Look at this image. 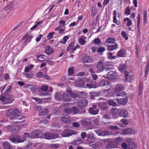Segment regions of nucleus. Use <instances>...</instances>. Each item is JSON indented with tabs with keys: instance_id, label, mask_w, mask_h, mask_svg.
I'll return each mask as SVG.
<instances>
[{
	"instance_id": "nucleus-51",
	"label": "nucleus",
	"mask_w": 149,
	"mask_h": 149,
	"mask_svg": "<svg viewBox=\"0 0 149 149\" xmlns=\"http://www.w3.org/2000/svg\"><path fill=\"white\" fill-rule=\"evenodd\" d=\"M137 132V129L136 127H132L131 128V135L135 134Z\"/></svg>"
},
{
	"instance_id": "nucleus-63",
	"label": "nucleus",
	"mask_w": 149,
	"mask_h": 149,
	"mask_svg": "<svg viewBox=\"0 0 149 149\" xmlns=\"http://www.w3.org/2000/svg\"><path fill=\"white\" fill-rule=\"evenodd\" d=\"M36 75L39 78H41L43 76V74L42 72H39L37 73Z\"/></svg>"
},
{
	"instance_id": "nucleus-57",
	"label": "nucleus",
	"mask_w": 149,
	"mask_h": 149,
	"mask_svg": "<svg viewBox=\"0 0 149 149\" xmlns=\"http://www.w3.org/2000/svg\"><path fill=\"white\" fill-rule=\"evenodd\" d=\"M48 88V86L47 85H44L41 88V90L43 91H47Z\"/></svg>"
},
{
	"instance_id": "nucleus-34",
	"label": "nucleus",
	"mask_w": 149,
	"mask_h": 149,
	"mask_svg": "<svg viewBox=\"0 0 149 149\" xmlns=\"http://www.w3.org/2000/svg\"><path fill=\"white\" fill-rule=\"evenodd\" d=\"M32 99L33 100H35L36 101L38 102L39 103H40L42 101H43L45 100H49V98H42V100H41L36 97H32Z\"/></svg>"
},
{
	"instance_id": "nucleus-29",
	"label": "nucleus",
	"mask_w": 149,
	"mask_h": 149,
	"mask_svg": "<svg viewBox=\"0 0 149 149\" xmlns=\"http://www.w3.org/2000/svg\"><path fill=\"white\" fill-rule=\"evenodd\" d=\"M88 111L91 114L93 115H95L98 113L99 110L98 109H94L91 108H90Z\"/></svg>"
},
{
	"instance_id": "nucleus-2",
	"label": "nucleus",
	"mask_w": 149,
	"mask_h": 149,
	"mask_svg": "<svg viewBox=\"0 0 149 149\" xmlns=\"http://www.w3.org/2000/svg\"><path fill=\"white\" fill-rule=\"evenodd\" d=\"M0 100L3 104H6L12 103L14 99L12 95H8L7 97L0 95Z\"/></svg>"
},
{
	"instance_id": "nucleus-9",
	"label": "nucleus",
	"mask_w": 149,
	"mask_h": 149,
	"mask_svg": "<svg viewBox=\"0 0 149 149\" xmlns=\"http://www.w3.org/2000/svg\"><path fill=\"white\" fill-rule=\"evenodd\" d=\"M42 132L40 130H35L31 133V136L33 139L41 138Z\"/></svg>"
},
{
	"instance_id": "nucleus-61",
	"label": "nucleus",
	"mask_w": 149,
	"mask_h": 149,
	"mask_svg": "<svg viewBox=\"0 0 149 149\" xmlns=\"http://www.w3.org/2000/svg\"><path fill=\"white\" fill-rule=\"evenodd\" d=\"M121 146L123 149H126L127 148V145L125 143H122Z\"/></svg>"
},
{
	"instance_id": "nucleus-41",
	"label": "nucleus",
	"mask_w": 149,
	"mask_h": 149,
	"mask_svg": "<svg viewBox=\"0 0 149 149\" xmlns=\"http://www.w3.org/2000/svg\"><path fill=\"white\" fill-rule=\"evenodd\" d=\"M45 56L44 55H41L38 56L37 57V58H38V60L40 61H43L45 59Z\"/></svg>"
},
{
	"instance_id": "nucleus-56",
	"label": "nucleus",
	"mask_w": 149,
	"mask_h": 149,
	"mask_svg": "<svg viewBox=\"0 0 149 149\" xmlns=\"http://www.w3.org/2000/svg\"><path fill=\"white\" fill-rule=\"evenodd\" d=\"M130 8L129 6L127 7L125 10V14L130 15Z\"/></svg>"
},
{
	"instance_id": "nucleus-17",
	"label": "nucleus",
	"mask_w": 149,
	"mask_h": 149,
	"mask_svg": "<svg viewBox=\"0 0 149 149\" xmlns=\"http://www.w3.org/2000/svg\"><path fill=\"white\" fill-rule=\"evenodd\" d=\"M116 100L118 103L123 105H125L127 103L128 99L127 97H126L118 99Z\"/></svg>"
},
{
	"instance_id": "nucleus-21",
	"label": "nucleus",
	"mask_w": 149,
	"mask_h": 149,
	"mask_svg": "<svg viewBox=\"0 0 149 149\" xmlns=\"http://www.w3.org/2000/svg\"><path fill=\"white\" fill-rule=\"evenodd\" d=\"M61 120L63 123H68L70 122V117L68 116H63L61 118Z\"/></svg>"
},
{
	"instance_id": "nucleus-50",
	"label": "nucleus",
	"mask_w": 149,
	"mask_h": 149,
	"mask_svg": "<svg viewBox=\"0 0 149 149\" xmlns=\"http://www.w3.org/2000/svg\"><path fill=\"white\" fill-rule=\"evenodd\" d=\"M50 148H53L55 149H57L59 147V145L58 144L55 143H52L50 145Z\"/></svg>"
},
{
	"instance_id": "nucleus-20",
	"label": "nucleus",
	"mask_w": 149,
	"mask_h": 149,
	"mask_svg": "<svg viewBox=\"0 0 149 149\" xmlns=\"http://www.w3.org/2000/svg\"><path fill=\"white\" fill-rule=\"evenodd\" d=\"M109 84V81L104 79L101 80L99 83V86H107Z\"/></svg>"
},
{
	"instance_id": "nucleus-3",
	"label": "nucleus",
	"mask_w": 149,
	"mask_h": 149,
	"mask_svg": "<svg viewBox=\"0 0 149 149\" xmlns=\"http://www.w3.org/2000/svg\"><path fill=\"white\" fill-rule=\"evenodd\" d=\"M8 130L10 132L16 133L20 130V127L17 125L12 124L7 126Z\"/></svg>"
},
{
	"instance_id": "nucleus-46",
	"label": "nucleus",
	"mask_w": 149,
	"mask_h": 149,
	"mask_svg": "<svg viewBox=\"0 0 149 149\" xmlns=\"http://www.w3.org/2000/svg\"><path fill=\"white\" fill-rule=\"evenodd\" d=\"M55 31H58L59 33H62L65 30V29H63L61 28V26H58L54 29Z\"/></svg>"
},
{
	"instance_id": "nucleus-35",
	"label": "nucleus",
	"mask_w": 149,
	"mask_h": 149,
	"mask_svg": "<svg viewBox=\"0 0 149 149\" xmlns=\"http://www.w3.org/2000/svg\"><path fill=\"white\" fill-rule=\"evenodd\" d=\"M33 67L34 65L32 64L27 66L25 68L24 72H28L30 70H31L33 68Z\"/></svg>"
},
{
	"instance_id": "nucleus-30",
	"label": "nucleus",
	"mask_w": 149,
	"mask_h": 149,
	"mask_svg": "<svg viewBox=\"0 0 149 149\" xmlns=\"http://www.w3.org/2000/svg\"><path fill=\"white\" fill-rule=\"evenodd\" d=\"M30 135L29 133L27 132L24 133L23 136V139H21V142H23L26 140L27 138H30Z\"/></svg>"
},
{
	"instance_id": "nucleus-8",
	"label": "nucleus",
	"mask_w": 149,
	"mask_h": 149,
	"mask_svg": "<svg viewBox=\"0 0 149 149\" xmlns=\"http://www.w3.org/2000/svg\"><path fill=\"white\" fill-rule=\"evenodd\" d=\"M87 101L85 99H81L77 102V106L80 108H83L87 106L88 104Z\"/></svg>"
},
{
	"instance_id": "nucleus-36",
	"label": "nucleus",
	"mask_w": 149,
	"mask_h": 149,
	"mask_svg": "<svg viewBox=\"0 0 149 149\" xmlns=\"http://www.w3.org/2000/svg\"><path fill=\"white\" fill-rule=\"evenodd\" d=\"M82 141V140L81 139H78L77 140L73 141L71 143L74 145H77L81 143Z\"/></svg>"
},
{
	"instance_id": "nucleus-22",
	"label": "nucleus",
	"mask_w": 149,
	"mask_h": 149,
	"mask_svg": "<svg viewBox=\"0 0 149 149\" xmlns=\"http://www.w3.org/2000/svg\"><path fill=\"white\" fill-rule=\"evenodd\" d=\"M100 92H90L91 98L94 99L95 97L99 96L101 94Z\"/></svg>"
},
{
	"instance_id": "nucleus-64",
	"label": "nucleus",
	"mask_w": 149,
	"mask_h": 149,
	"mask_svg": "<svg viewBox=\"0 0 149 149\" xmlns=\"http://www.w3.org/2000/svg\"><path fill=\"white\" fill-rule=\"evenodd\" d=\"M34 109L35 111H39L41 110V108L40 106H37L34 107Z\"/></svg>"
},
{
	"instance_id": "nucleus-16",
	"label": "nucleus",
	"mask_w": 149,
	"mask_h": 149,
	"mask_svg": "<svg viewBox=\"0 0 149 149\" xmlns=\"http://www.w3.org/2000/svg\"><path fill=\"white\" fill-rule=\"evenodd\" d=\"M2 146L4 149H13L12 146L7 141H3L2 143Z\"/></svg>"
},
{
	"instance_id": "nucleus-13",
	"label": "nucleus",
	"mask_w": 149,
	"mask_h": 149,
	"mask_svg": "<svg viewBox=\"0 0 149 149\" xmlns=\"http://www.w3.org/2000/svg\"><path fill=\"white\" fill-rule=\"evenodd\" d=\"M98 104L100 110H107L108 109L107 107V104L106 102H98Z\"/></svg>"
},
{
	"instance_id": "nucleus-59",
	"label": "nucleus",
	"mask_w": 149,
	"mask_h": 149,
	"mask_svg": "<svg viewBox=\"0 0 149 149\" xmlns=\"http://www.w3.org/2000/svg\"><path fill=\"white\" fill-rule=\"evenodd\" d=\"M79 42L81 45H83L86 42L82 38H80L79 40Z\"/></svg>"
},
{
	"instance_id": "nucleus-14",
	"label": "nucleus",
	"mask_w": 149,
	"mask_h": 149,
	"mask_svg": "<svg viewBox=\"0 0 149 149\" xmlns=\"http://www.w3.org/2000/svg\"><path fill=\"white\" fill-rule=\"evenodd\" d=\"M70 96L67 93L64 92L63 94L62 99L63 101H70L71 100Z\"/></svg>"
},
{
	"instance_id": "nucleus-44",
	"label": "nucleus",
	"mask_w": 149,
	"mask_h": 149,
	"mask_svg": "<svg viewBox=\"0 0 149 149\" xmlns=\"http://www.w3.org/2000/svg\"><path fill=\"white\" fill-rule=\"evenodd\" d=\"M112 133L110 132H109L107 131L104 130L102 132V136H109L112 135Z\"/></svg>"
},
{
	"instance_id": "nucleus-37",
	"label": "nucleus",
	"mask_w": 149,
	"mask_h": 149,
	"mask_svg": "<svg viewBox=\"0 0 149 149\" xmlns=\"http://www.w3.org/2000/svg\"><path fill=\"white\" fill-rule=\"evenodd\" d=\"M72 111L74 114H77L79 111V109L76 106H73L72 107Z\"/></svg>"
},
{
	"instance_id": "nucleus-7",
	"label": "nucleus",
	"mask_w": 149,
	"mask_h": 149,
	"mask_svg": "<svg viewBox=\"0 0 149 149\" xmlns=\"http://www.w3.org/2000/svg\"><path fill=\"white\" fill-rule=\"evenodd\" d=\"M118 76V74L115 71H110L107 72V77L109 79H116Z\"/></svg>"
},
{
	"instance_id": "nucleus-39",
	"label": "nucleus",
	"mask_w": 149,
	"mask_h": 149,
	"mask_svg": "<svg viewBox=\"0 0 149 149\" xmlns=\"http://www.w3.org/2000/svg\"><path fill=\"white\" fill-rule=\"evenodd\" d=\"M97 10L96 8L95 7H93L91 10V15L92 17H94L97 14Z\"/></svg>"
},
{
	"instance_id": "nucleus-60",
	"label": "nucleus",
	"mask_w": 149,
	"mask_h": 149,
	"mask_svg": "<svg viewBox=\"0 0 149 149\" xmlns=\"http://www.w3.org/2000/svg\"><path fill=\"white\" fill-rule=\"evenodd\" d=\"M137 148V145L134 142H131V149H135Z\"/></svg>"
},
{
	"instance_id": "nucleus-55",
	"label": "nucleus",
	"mask_w": 149,
	"mask_h": 149,
	"mask_svg": "<svg viewBox=\"0 0 149 149\" xmlns=\"http://www.w3.org/2000/svg\"><path fill=\"white\" fill-rule=\"evenodd\" d=\"M71 111L72 110L69 107H67L64 109V112L68 114L70 113Z\"/></svg>"
},
{
	"instance_id": "nucleus-12",
	"label": "nucleus",
	"mask_w": 149,
	"mask_h": 149,
	"mask_svg": "<svg viewBox=\"0 0 149 149\" xmlns=\"http://www.w3.org/2000/svg\"><path fill=\"white\" fill-rule=\"evenodd\" d=\"M82 61L84 63H92L93 61V59L91 57L86 55L83 57Z\"/></svg>"
},
{
	"instance_id": "nucleus-18",
	"label": "nucleus",
	"mask_w": 149,
	"mask_h": 149,
	"mask_svg": "<svg viewBox=\"0 0 149 149\" xmlns=\"http://www.w3.org/2000/svg\"><path fill=\"white\" fill-rule=\"evenodd\" d=\"M127 68V67L125 64H120L119 65L118 69L121 73H123L126 71Z\"/></svg>"
},
{
	"instance_id": "nucleus-45",
	"label": "nucleus",
	"mask_w": 149,
	"mask_h": 149,
	"mask_svg": "<svg viewBox=\"0 0 149 149\" xmlns=\"http://www.w3.org/2000/svg\"><path fill=\"white\" fill-rule=\"evenodd\" d=\"M108 128L110 130H116L119 129V127L117 126L110 125Z\"/></svg>"
},
{
	"instance_id": "nucleus-27",
	"label": "nucleus",
	"mask_w": 149,
	"mask_h": 149,
	"mask_svg": "<svg viewBox=\"0 0 149 149\" xmlns=\"http://www.w3.org/2000/svg\"><path fill=\"white\" fill-rule=\"evenodd\" d=\"M81 123L84 126H89L91 125V121L88 120H82Z\"/></svg>"
},
{
	"instance_id": "nucleus-24",
	"label": "nucleus",
	"mask_w": 149,
	"mask_h": 149,
	"mask_svg": "<svg viewBox=\"0 0 149 149\" xmlns=\"http://www.w3.org/2000/svg\"><path fill=\"white\" fill-rule=\"evenodd\" d=\"M143 88V85L142 83H140L139 85V97L140 99H141L142 97V90Z\"/></svg>"
},
{
	"instance_id": "nucleus-4",
	"label": "nucleus",
	"mask_w": 149,
	"mask_h": 149,
	"mask_svg": "<svg viewBox=\"0 0 149 149\" xmlns=\"http://www.w3.org/2000/svg\"><path fill=\"white\" fill-rule=\"evenodd\" d=\"M44 137L47 139H53L57 138L58 135L55 133L45 132L44 134Z\"/></svg>"
},
{
	"instance_id": "nucleus-47",
	"label": "nucleus",
	"mask_w": 149,
	"mask_h": 149,
	"mask_svg": "<svg viewBox=\"0 0 149 149\" xmlns=\"http://www.w3.org/2000/svg\"><path fill=\"white\" fill-rule=\"evenodd\" d=\"M108 103L109 105L113 107L116 106L117 105L116 102L112 100H109Z\"/></svg>"
},
{
	"instance_id": "nucleus-15",
	"label": "nucleus",
	"mask_w": 149,
	"mask_h": 149,
	"mask_svg": "<svg viewBox=\"0 0 149 149\" xmlns=\"http://www.w3.org/2000/svg\"><path fill=\"white\" fill-rule=\"evenodd\" d=\"M116 91L117 92L125 89L124 85L121 83L118 84L116 86Z\"/></svg>"
},
{
	"instance_id": "nucleus-31",
	"label": "nucleus",
	"mask_w": 149,
	"mask_h": 149,
	"mask_svg": "<svg viewBox=\"0 0 149 149\" xmlns=\"http://www.w3.org/2000/svg\"><path fill=\"white\" fill-rule=\"evenodd\" d=\"M53 52V50L49 46H47L46 48L45 52L47 54H50Z\"/></svg>"
},
{
	"instance_id": "nucleus-32",
	"label": "nucleus",
	"mask_w": 149,
	"mask_h": 149,
	"mask_svg": "<svg viewBox=\"0 0 149 149\" xmlns=\"http://www.w3.org/2000/svg\"><path fill=\"white\" fill-rule=\"evenodd\" d=\"M48 112V110L47 108H45L42 111L40 112L38 114L40 116H42L46 115Z\"/></svg>"
},
{
	"instance_id": "nucleus-1",
	"label": "nucleus",
	"mask_w": 149,
	"mask_h": 149,
	"mask_svg": "<svg viewBox=\"0 0 149 149\" xmlns=\"http://www.w3.org/2000/svg\"><path fill=\"white\" fill-rule=\"evenodd\" d=\"M20 111L17 109L10 110L8 113V116L12 118L14 123L18 124L22 123L25 121V117L21 114Z\"/></svg>"
},
{
	"instance_id": "nucleus-43",
	"label": "nucleus",
	"mask_w": 149,
	"mask_h": 149,
	"mask_svg": "<svg viewBox=\"0 0 149 149\" xmlns=\"http://www.w3.org/2000/svg\"><path fill=\"white\" fill-rule=\"evenodd\" d=\"M123 140V139L122 138L118 137L115 138V141L117 144L120 145L121 143Z\"/></svg>"
},
{
	"instance_id": "nucleus-10",
	"label": "nucleus",
	"mask_w": 149,
	"mask_h": 149,
	"mask_svg": "<svg viewBox=\"0 0 149 149\" xmlns=\"http://www.w3.org/2000/svg\"><path fill=\"white\" fill-rule=\"evenodd\" d=\"M117 111L119 115L121 117H127L128 115V112L126 109H118Z\"/></svg>"
},
{
	"instance_id": "nucleus-19",
	"label": "nucleus",
	"mask_w": 149,
	"mask_h": 149,
	"mask_svg": "<svg viewBox=\"0 0 149 149\" xmlns=\"http://www.w3.org/2000/svg\"><path fill=\"white\" fill-rule=\"evenodd\" d=\"M84 84V82L82 80H79L75 82V86L79 87H83Z\"/></svg>"
},
{
	"instance_id": "nucleus-54",
	"label": "nucleus",
	"mask_w": 149,
	"mask_h": 149,
	"mask_svg": "<svg viewBox=\"0 0 149 149\" xmlns=\"http://www.w3.org/2000/svg\"><path fill=\"white\" fill-rule=\"evenodd\" d=\"M127 21L128 22L127 24V25L129 26L130 25V19L128 17H126L123 19V21L126 22Z\"/></svg>"
},
{
	"instance_id": "nucleus-52",
	"label": "nucleus",
	"mask_w": 149,
	"mask_h": 149,
	"mask_svg": "<svg viewBox=\"0 0 149 149\" xmlns=\"http://www.w3.org/2000/svg\"><path fill=\"white\" fill-rule=\"evenodd\" d=\"M86 86L87 88H95L94 85L91 83L87 84H86Z\"/></svg>"
},
{
	"instance_id": "nucleus-28",
	"label": "nucleus",
	"mask_w": 149,
	"mask_h": 149,
	"mask_svg": "<svg viewBox=\"0 0 149 149\" xmlns=\"http://www.w3.org/2000/svg\"><path fill=\"white\" fill-rule=\"evenodd\" d=\"M125 51L124 49H121L117 53L118 56L119 57H123L125 53Z\"/></svg>"
},
{
	"instance_id": "nucleus-26",
	"label": "nucleus",
	"mask_w": 149,
	"mask_h": 149,
	"mask_svg": "<svg viewBox=\"0 0 149 149\" xmlns=\"http://www.w3.org/2000/svg\"><path fill=\"white\" fill-rule=\"evenodd\" d=\"M54 98L55 100L60 101L62 99V94L59 92H56L54 95Z\"/></svg>"
},
{
	"instance_id": "nucleus-48",
	"label": "nucleus",
	"mask_w": 149,
	"mask_h": 149,
	"mask_svg": "<svg viewBox=\"0 0 149 149\" xmlns=\"http://www.w3.org/2000/svg\"><path fill=\"white\" fill-rule=\"evenodd\" d=\"M143 19L144 20V22L147 23V13L146 11L143 13Z\"/></svg>"
},
{
	"instance_id": "nucleus-58",
	"label": "nucleus",
	"mask_w": 149,
	"mask_h": 149,
	"mask_svg": "<svg viewBox=\"0 0 149 149\" xmlns=\"http://www.w3.org/2000/svg\"><path fill=\"white\" fill-rule=\"evenodd\" d=\"M68 72L69 75H71L73 73V68L71 67L69 68L68 70Z\"/></svg>"
},
{
	"instance_id": "nucleus-40",
	"label": "nucleus",
	"mask_w": 149,
	"mask_h": 149,
	"mask_svg": "<svg viewBox=\"0 0 149 149\" xmlns=\"http://www.w3.org/2000/svg\"><path fill=\"white\" fill-rule=\"evenodd\" d=\"M117 147V145L113 143H110L107 146V147L108 148H115Z\"/></svg>"
},
{
	"instance_id": "nucleus-62",
	"label": "nucleus",
	"mask_w": 149,
	"mask_h": 149,
	"mask_svg": "<svg viewBox=\"0 0 149 149\" xmlns=\"http://www.w3.org/2000/svg\"><path fill=\"white\" fill-rule=\"evenodd\" d=\"M105 50V48L104 47H100L97 49V52H101Z\"/></svg>"
},
{
	"instance_id": "nucleus-42",
	"label": "nucleus",
	"mask_w": 149,
	"mask_h": 149,
	"mask_svg": "<svg viewBox=\"0 0 149 149\" xmlns=\"http://www.w3.org/2000/svg\"><path fill=\"white\" fill-rule=\"evenodd\" d=\"M67 91L69 94H70L72 97L73 98H76L78 97V95H77L75 94L70 90H68Z\"/></svg>"
},
{
	"instance_id": "nucleus-49",
	"label": "nucleus",
	"mask_w": 149,
	"mask_h": 149,
	"mask_svg": "<svg viewBox=\"0 0 149 149\" xmlns=\"http://www.w3.org/2000/svg\"><path fill=\"white\" fill-rule=\"evenodd\" d=\"M126 93L123 91H121L118 92L117 96H118L123 97V95H126Z\"/></svg>"
},
{
	"instance_id": "nucleus-23",
	"label": "nucleus",
	"mask_w": 149,
	"mask_h": 149,
	"mask_svg": "<svg viewBox=\"0 0 149 149\" xmlns=\"http://www.w3.org/2000/svg\"><path fill=\"white\" fill-rule=\"evenodd\" d=\"M118 45L116 44L114 45H108L107 50L109 51H112L115 50L118 48Z\"/></svg>"
},
{
	"instance_id": "nucleus-25",
	"label": "nucleus",
	"mask_w": 149,
	"mask_h": 149,
	"mask_svg": "<svg viewBox=\"0 0 149 149\" xmlns=\"http://www.w3.org/2000/svg\"><path fill=\"white\" fill-rule=\"evenodd\" d=\"M103 62L100 61L98 62L96 66L97 69L100 71H102L104 69Z\"/></svg>"
},
{
	"instance_id": "nucleus-11",
	"label": "nucleus",
	"mask_w": 149,
	"mask_h": 149,
	"mask_svg": "<svg viewBox=\"0 0 149 149\" xmlns=\"http://www.w3.org/2000/svg\"><path fill=\"white\" fill-rule=\"evenodd\" d=\"M72 134V130L69 129L64 130L61 133V135L63 137H68Z\"/></svg>"
},
{
	"instance_id": "nucleus-33",
	"label": "nucleus",
	"mask_w": 149,
	"mask_h": 149,
	"mask_svg": "<svg viewBox=\"0 0 149 149\" xmlns=\"http://www.w3.org/2000/svg\"><path fill=\"white\" fill-rule=\"evenodd\" d=\"M116 41V40L115 38H108L106 40L105 42V43L107 44V43H115Z\"/></svg>"
},
{
	"instance_id": "nucleus-6",
	"label": "nucleus",
	"mask_w": 149,
	"mask_h": 149,
	"mask_svg": "<svg viewBox=\"0 0 149 149\" xmlns=\"http://www.w3.org/2000/svg\"><path fill=\"white\" fill-rule=\"evenodd\" d=\"M7 85H5L1 91V93L3 95H7L10 93L12 89V86L11 85L7 86L6 87Z\"/></svg>"
},
{
	"instance_id": "nucleus-5",
	"label": "nucleus",
	"mask_w": 149,
	"mask_h": 149,
	"mask_svg": "<svg viewBox=\"0 0 149 149\" xmlns=\"http://www.w3.org/2000/svg\"><path fill=\"white\" fill-rule=\"evenodd\" d=\"M9 139L13 143L17 142L18 143L21 142V139H19V135L14 134L9 136Z\"/></svg>"
},
{
	"instance_id": "nucleus-38",
	"label": "nucleus",
	"mask_w": 149,
	"mask_h": 149,
	"mask_svg": "<svg viewBox=\"0 0 149 149\" xmlns=\"http://www.w3.org/2000/svg\"><path fill=\"white\" fill-rule=\"evenodd\" d=\"M123 133L124 135L130 134V128H128L123 129Z\"/></svg>"
},
{
	"instance_id": "nucleus-53",
	"label": "nucleus",
	"mask_w": 149,
	"mask_h": 149,
	"mask_svg": "<svg viewBox=\"0 0 149 149\" xmlns=\"http://www.w3.org/2000/svg\"><path fill=\"white\" fill-rule=\"evenodd\" d=\"M74 45V42H71L70 44L68 46V47L67 48V50L68 51H69L71 49H72V47Z\"/></svg>"
}]
</instances>
